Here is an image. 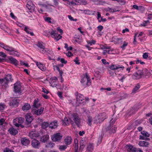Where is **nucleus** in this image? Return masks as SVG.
Segmentation results:
<instances>
[{"instance_id":"1","label":"nucleus","mask_w":152,"mask_h":152,"mask_svg":"<svg viewBox=\"0 0 152 152\" xmlns=\"http://www.w3.org/2000/svg\"><path fill=\"white\" fill-rule=\"evenodd\" d=\"M25 120L23 118L19 117L16 118L14 119L13 121V125L16 127H20L21 128H23L24 126L22 124Z\"/></svg>"},{"instance_id":"2","label":"nucleus","mask_w":152,"mask_h":152,"mask_svg":"<svg viewBox=\"0 0 152 152\" xmlns=\"http://www.w3.org/2000/svg\"><path fill=\"white\" fill-rule=\"evenodd\" d=\"M71 123L73 124L74 122L78 127H80V126L81 119L79 116L78 115L77 113H73L71 117Z\"/></svg>"},{"instance_id":"3","label":"nucleus","mask_w":152,"mask_h":152,"mask_svg":"<svg viewBox=\"0 0 152 152\" xmlns=\"http://www.w3.org/2000/svg\"><path fill=\"white\" fill-rule=\"evenodd\" d=\"M48 33L52 38H54L56 41L61 39L62 36L60 34H58L56 30H50L48 31Z\"/></svg>"},{"instance_id":"4","label":"nucleus","mask_w":152,"mask_h":152,"mask_svg":"<svg viewBox=\"0 0 152 152\" xmlns=\"http://www.w3.org/2000/svg\"><path fill=\"white\" fill-rule=\"evenodd\" d=\"M144 75L143 70H139L134 73L132 76V79L135 80H139Z\"/></svg>"},{"instance_id":"5","label":"nucleus","mask_w":152,"mask_h":152,"mask_svg":"<svg viewBox=\"0 0 152 152\" xmlns=\"http://www.w3.org/2000/svg\"><path fill=\"white\" fill-rule=\"evenodd\" d=\"M25 118L26 119V122L25 123V126L26 127H28L30 126L33 118L31 114L30 113L26 114L25 116Z\"/></svg>"},{"instance_id":"6","label":"nucleus","mask_w":152,"mask_h":152,"mask_svg":"<svg viewBox=\"0 0 152 152\" xmlns=\"http://www.w3.org/2000/svg\"><path fill=\"white\" fill-rule=\"evenodd\" d=\"M75 95L76 96V104L79 105V104L83 103L84 100L83 96L81 94H79L77 92L75 94Z\"/></svg>"},{"instance_id":"7","label":"nucleus","mask_w":152,"mask_h":152,"mask_svg":"<svg viewBox=\"0 0 152 152\" xmlns=\"http://www.w3.org/2000/svg\"><path fill=\"white\" fill-rule=\"evenodd\" d=\"M19 100L16 98H13L10 101L9 104L12 107H17L19 103Z\"/></svg>"},{"instance_id":"8","label":"nucleus","mask_w":152,"mask_h":152,"mask_svg":"<svg viewBox=\"0 0 152 152\" xmlns=\"http://www.w3.org/2000/svg\"><path fill=\"white\" fill-rule=\"evenodd\" d=\"M21 85L20 82H17L14 84V91L15 93L21 94L22 93Z\"/></svg>"},{"instance_id":"9","label":"nucleus","mask_w":152,"mask_h":152,"mask_svg":"<svg viewBox=\"0 0 152 152\" xmlns=\"http://www.w3.org/2000/svg\"><path fill=\"white\" fill-rule=\"evenodd\" d=\"M44 109V108L43 107H41L38 110H37L36 109H32V112L34 115H35L37 116H39L43 113Z\"/></svg>"},{"instance_id":"10","label":"nucleus","mask_w":152,"mask_h":152,"mask_svg":"<svg viewBox=\"0 0 152 152\" xmlns=\"http://www.w3.org/2000/svg\"><path fill=\"white\" fill-rule=\"evenodd\" d=\"M62 136L61 135L60 133L54 134L52 137V139L53 141L59 142L61 140Z\"/></svg>"},{"instance_id":"11","label":"nucleus","mask_w":152,"mask_h":152,"mask_svg":"<svg viewBox=\"0 0 152 152\" xmlns=\"http://www.w3.org/2000/svg\"><path fill=\"white\" fill-rule=\"evenodd\" d=\"M116 129L117 127L115 126H111L110 124L107 128L106 130L107 131H109V134H111L115 133Z\"/></svg>"},{"instance_id":"12","label":"nucleus","mask_w":152,"mask_h":152,"mask_svg":"<svg viewBox=\"0 0 152 152\" xmlns=\"http://www.w3.org/2000/svg\"><path fill=\"white\" fill-rule=\"evenodd\" d=\"M26 6L30 12L34 11L35 9V5L32 1H28Z\"/></svg>"},{"instance_id":"13","label":"nucleus","mask_w":152,"mask_h":152,"mask_svg":"<svg viewBox=\"0 0 152 152\" xmlns=\"http://www.w3.org/2000/svg\"><path fill=\"white\" fill-rule=\"evenodd\" d=\"M58 80V78L56 77H53L50 78V79L49 83L50 84V86L53 87H56L57 85L56 83V81Z\"/></svg>"},{"instance_id":"14","label":"nucleus","mask_w":152,"mask_h":152,"mask_svg":"<svg viewBox=\"0 0 152 152\" xmlns=\"http://www.w3.org/2000/svg\"><path fill=\"white\" fill-rule=\"evenodd\" d=\"M32 146L36 148H39L40 147V143L39 142L35 139H34L31 141Z\"/></svg>"},{"instance_id":"15","label":"nucleus","mask_w":152,"mask_h":152,"mask_svg":"<svg viewBox=\"0 0 152 152\" xmlns=\"http://www.w3.org/2000/svg\"><path fill=\"white\" fill-rule=\"evenodd\" d=\"M41 104L39 102V100L38 99H34L33 102V104L32 106V109H38L40 106Z\"/></svg>"},{"instance_id":"16","label":"nucleus","mask_w":152,"mask_h":152,"mask_svg":"<svg viewBox=\"0 0 152 152\" xmlns=\"http://www.w3.org/2000/svg\"><path fill=\"white\" fill-rule=\"evenodd\" d=\"M109 68L111 70H114L120 68L124 69V66L122 65H120L112 64L110 66Z\"/></svg>"},{"instance_id":"17","label":"nucleus","mask_w":152,"mask_h":152,"mask_svg":"<svg viewBox=\"0 0 152 152\" xmlns=\"http://www.w3.org/2000/svg\"><path fill=\"white\" fill-rule=\"evenodd\" d=\"M64 141L65 145H68L71 144L72 141V139L71 137L68 136L65 138Z\"/></svg>"},{"instance_id":"18","label":"nucleus","mask_w":152,"mask_h":152,"mask_svg":"<svg viewBox=\"0 0 152 152\" xmlns=\"http://www.w3.org/2000/svg\"><path fill=\"white\" fill-rule=\"evenodd\" d=\"M35 62L36 65L40 69L43 71H45L46 67L45 65L37 61H35Z\"/></svg>"},{"instance_id":"19","label":"nucleus","mask_w":152,"mask_h":152,"mask_svg":"<svg viewBox=\"0 0 152 152\" xmlns=\"http://www.w3.org/2000/svg\"><path fill=\"white\" fill-rule=\"evenodd\" d=\"M58 125L57 121H54L50 123L49 127L51 129H54L57 127Z\"/></svg>"},{"instance_id":"20","label":"nucleus","mask_w":152,"mask_h":152,"mask_svg":"<svg viewBox=\"0 0 152 152\" xmlns=\"http://www.w3.org/2000/svg\"><path fill=\"white\" fill-rule=\"evenodd\" d=\"M8 83H9L4 78H0V84L2 86L5 88H6L7 87Z\"/></svg>"},{"instance_id":"21","label":"nucleus","mask_w":152,"mask_h":152,"mask_svg":"<svg viewBox=\"0 0 152 152\" xmlns=\"http://www.w3.org/2000/svg\"><path fill=\"white\" fill-rule=\"evenodd\" d=\"M29 136L32 139H35V138L38 137L39 136V134L37 132H32L29 134Z\"/></svg>"},{"instance_id":"22","label":"nucleus","mask_w":152,"mask_h":152,"mask_svg":"<svg viewBox=\"0 0 152 152\" xmlns=\"http://www.w3.org/2000/svg\"><path fill=\"white\" fill-rule=\"evenodd\" d=\"M21 142L23 145L26 146L29 144L30 140L26 137L22 138L21 140Z\"/></svg>"},{"instance_id":"23","label":"nucleus","mask_w":152,"mask_h":152,"mask_svg":"<svg viewBox=\"0 0 152 152\" xmlns=\"http://www.w3.org/2000/svg\"><path fill=\"white\" fill-rule=\"evenodd\" d=\"M9 59L10 63L13 64L16 66H17L18 65V61L16 59L13 58V57L11 56L9 58Z\"/></svg>"},{"instance_id":"24","label":"nucleus","mask_w":152,"mask_h":152,"mask_svg":"<svg viewBox=\"0 0 152 152\" xmlns=\"http://www.w3.org/2000/svg\"><path fill=\"white\" fill-rule=\"evenodd\" d=\"M138 144L140 146L147 147L148 146L149 143L145 141H140L139 142Z\"/></svg>"},{"instance_id":"25","label":"nucleus","mask_w":152,"mask_h":152,"mask_svg":"<svg viewBox=\"0 0 152 152\" xmlns=\"http://www.w3.org/2000/svg\"><path fill=\"white\" fill-rule=\"evenodd\" d=\"M49 138L48 134L44 135L40 138V141L43 142H47Z\"/></svg>"},{"instance_id":"26","label":"nucleus","mask_w":152,"mask_h":152,"mask_svg":"<svg viewBox=\"0 0 152 152\" xmlns=\"http://www.w3.org/2000/svg\"><path fill=\"white\" fill-rule=\"evenodd\" d=\"M8 132L10 134L13 135H16L18 133V130L17 129L12 127L10 128L9 129Z\"/></svg>"},{"instance_id":"27","label":"nucleus","mask_w":152,"mask_h":152,"mask_svg":"<svg viewBox=\"0 0 152 152\" xmlns=\"http://www.w3.org/2000/svg\"><path fill=\"white\" fill-rule=\"evenodd\" d=\"M98 116L99 118L101 119V120L102 122L107 118L106 114L104 112L99 113Z\"/></svg>"},{"instance_id":"28","label":"nucleus","mask_w":152,"mask_h":152,"mask_svg":"<svg viewBox=\"0 0 152 152\" xmlns=\"http://www.w3.org/2000/svg\"><path fill=\"white\" fill-rule=\"evenodd\" d=\"M9 54L10 55L17 56H18L20 55V53L15 51V49L14 48H13V49H12V50L10 52Z\"/></svg>"},{"instance_id":"29","label":"nucleus","mask_w":152,"mask_h":152,"mask_svg":"<svg viewBox=\"0 0 152 152\" xmlns=\"http://www.w3.org/2000/svg\"><path fill=\"white\" fill-rule=\"evenodd\" d=\"M30 104L27 103H25L22 107V110H23L27 111L31 108Z\"/></svg>"},{"instance_id":"30","label":"nucleus","mask_w":152,"mask_h":152,"mask_svg":"<svg viewBox=\"0 0 152 152\" xmlns=\"http://www.w3.org/2000/svg\"><path fill=\"white\" fill-rule=\"evenodd\" d=\"M140 87V86L139 83H137L136 86H134V88L133 89L132 91V93H135L139 89Z\"/></svg>"},{"instance_id":"31","label":"nucleus","mask_w":152,"mask_h":152,"mask_svg":"<svg viewBox=\"0 0 152 152\" xmlns=\"http://www.w3.org/2000/svg\"><path fill=\"white\" fill-rule=\"evenodd\" d=\"M4 78L9 83L10 81H12L13 80L12 78V75L10 74L7 75Z\"/></svg>"},{"instance_id":"32","label":"nucleus","mask_w":152,"mask_h":152,"mask_svg":"<svg viewBox=\"0 0 152 152\" xmlns=\"http://www.w3.org/2000/svg\"><path fill=\"white\" fill-rule=\"evenodd\" d=\"M24 31L28 34H29L31 36L34 35V34L33 32L30 31V29L27 26H25L24 28Z\"/></svg>"},{"instance_id":"33","label":"nucleus","mask_w":152,"mask_h":152,"mask_svg":"<svg viewBox=\"0 0 152 152\" xmlns=\"http://www.w3.org/2000/svg\"><path fill=\"white\" fill-rule=\"evenodd\" d=\"M101 120V119L99 118L98 115L96 116L94 118V123L96 124H98V123H101L102 122Z\"/></svg>"},{"instance_id":"34","label":"nucleus","mask_w":152,"mask_h":152,"mask_svg":"<svg viewBox=\"0 0 152 152\" xmlns=\"http://www.w3.org/2000/svg\"><path fill=\"white\" fill-rule=\"evenodd\" d=\"M39 51L40 53L42 54H45L47 53L49 51V49L45 47V46L44 48H42L40 49H39Z\"/></svg>"},{"instance_id":"35","label":"nucleus","mask_w":152,"mask_h":152,"mask_svg":"<svg viewBox=\"0 0 152 152\" xmlns=\"http://www.w3.org/2000/svg\"><path fill=\"white\" fill-rule=\"evenodd\" d=\"M61 121L64 125H68L69 124V121L66 117L64 118V119H62Z\"/></svg>"},{"instance_id":"36","label":"nucleus","mask_w":152,"mask_h":152,"mask_svg":"<svg viewBox=\"0 0 152 152\" xmlns=\"http://www.w3.org/2000/svg\"><path fill=\"white\" fill-rule=\"evenodd\" d=\"M93 120L92 118L90 116H88V119L87 120V123L88 125L91 126L92 125V122Z\"/></svg>"},{"instance_id":"37","label":"nucleus","mask_w":152,"mask_h":152,"mask_svg":"<svg viewBox=\"0 0 152 152\" xmlns=\"http://www.w3.org/2000/svg\"><path fill=\"white\" fill-rule=\"evenodd\" d=\"M126 148H127V150L129 152L134 149H136V148L134 147L133 145H131L130 144H128L126 145Z\"/></svg>"},{"instance_id":"38","label":"nucleus","mask_w":152,"mask_h":152,"mask_svg":"<svg viewBox=\"0 0 152 152\" xmlns=\"http://www.w3.org/2000/svg\"><path fill=\"white\" fill-rule=\"evenodd\" d=\"M87 150L88 152H92L94 150V146L93 144L90 143L88 146Z\"/></svg>"},{"instance_id":"39","label":"nucleus","mask_w":152,"mask_h":152,"mask_svg":"<svg viewBox=\"0 0 152 152\" xmlns=\"http://www.w3.org/2000/svg\"><path fill=\"white\" fill-rule=\"evenodd\" d=\"M36 45L39 48V49L44 48L45 47L43 43L42 42L39 41L37 42Z\"/></svg>"},{"instance_id":"40","label":"nucleus","mask_w":152,"mask_h":152,"mask_svg":"<svg viewBox=\"0 0 152 152\" xmlns=\"http://www.w3.org/2000/svg\"><path fill=\"white\" fill-rule=\"evenodd\" d=\"M13 48L12 47L10 46L6 45L4 49L10 52L12 50V49H13Z\"/></svg>"},{"instance_id":"41","label":"nucleus","mask_w":152,"mask_h":152,"mask_svg":"<svg viewBox=\"0 0 152 152\" xmlns=\"http://www.w3.org/2000/svg\"><path fill=\"white\" fill-rule=\"evenodd\" d=\"M100 48L102 50H103L104 49H110L112 51L113 48H111L110 46H106L103 45H101L100 46Z\"/></svg>"},{"instance_id":"42","label":"nucleus","mask_w":152,"mask_h":152,"mask_svg":"<svg viewBox=\"0 0 152 152\" xmlns=\"http://www.w3.org/2000/svg\"><path fill=\"white\" fill-rule=\"evenodd\" d=\"M150 23L149 20H147L144 21L142 23L140 24V26H141L145 27L147 26Z\"/></svg>"},{"instance_id":"43","label":"nucleus","mask_w":152,"mask_h":152,"mask_svg":"<svg viewBox=\"0 0 152 152\" xmlns=\"http://www.w3.org/2000/svg\"><path fill=\"white\" fill-rule=\"evenodd\" d=\"M49 124L48 123L46 122H43L42 124V127L43 129H45L47 128L48 126H49Z\"/></svg>"},{"instance_id":"44","label":"nucleus","mask_w":152,"mask_h":152,"mask_svg":"<svg viewBox=\"0 0 152 152\" xmlns=\"http://www.w3.org/2000/svg\"><path fill=\"white\" fill-rule=\"evenodd\" d=\"M141 134L143 136L145 137H148L150 136V134L148 132L145 131H143L141 132Z\"/></svg>"},{"instance_id":"45","label":"nucleus","mask_w":152,"mask_h":152,"mask_svg":"<svg viewBox=\"0 0 152 152\" xmlns=\"http://www.w3.org/2000/svg\"><path fill=\"white\" fill-rule=\"evenodd\" d=\"M54 145L55 144L54 143L50 142H49L47 145H46V147L50 148H52Z\"/></svg>"},{"instance_id":"46","label":"nucleus","mask_w":152,"mask_h":152,"mask_svg":"<svg viewBox=\"0 0 152 152\" xmlns=\"http://www.w3.org/2000/svg\"><path fill=\"white\" fill-rule=\"evenodd\" d=\"M67 145H60L59 146V149L61 151H64L67 148Z\"/></svg>"},{"instance_id":"47","label":"nucleus","mask_w":152,"mask_h":152,"mask_svg":"<svg viewBox=\"0 0 152 152\" xmlns=\"http://www.w3.org/2000/svg\"><path fill=\"white\" fill-rule=\"evenodd\" d=\"M55 67L56 68L57 70L58 71L60 75V76H62L63 72L62 70H60L59 67L57 66H56Z\"/></svg>"},{"instance_id":"48","label":"nucleus","mask_w":152,"mask_h":152,"mask_svg":"<svg viewBox=\"0 0 152 152\" xmlns=\"http://www.w3.org/2000/svg\"><path fill=\"white\" fill-rule=\"evenodd\" d=\"M6 107V105L4 103H0V110H3Z\"/></svg>"},{"instance_id":"49","label":"nucleus","mask_w":152,"mask_h":152,"mask_svg":"<svg viewBox=\"0 0 152 152\" xmlns=\"http://www.w3.org/2000/svg\"><path fill=\"white\" fill-rule=\"evenodd\" d=\"M90 1L93 2L95 4L98 5L100 4L102 2L100 0H90Z\"/></svg>"},{"instance_id":"50","label":"nucleus","mask_w":152,"mask_h":152,"mask_svg":"<svg viewBox=\"0 0 152 152\" xmlns=\"http://www.w3.org/2000/svg\"><path fill=\"white\" fill-rule=\"evenodd\" d=\"M96 42V41L94 40H92L91 41H87V43L88 44H90L91 46L92 45H95Z\"/></svg>"},{"instance_id":"51","label":"nucleus","mask_w":152,"mask_h":152,"mask_svg":"<svg viewBox=\"0 0 152 152\" xmlns=\"http://www.w3.org/2000/svg\"><path fill=\"white\" fill-rule=\"evenodd\" d=\"M68 17L69 19L71 21L76 22L77 20V19H74L70 15H68Z\"/></svg>"},{"instance_id":"52","label":"nucleus","mask_w":152,"mask_h":152,"mask_svg":"<svg viewBox=\"0 0 152 152\" xmlns=\"http://www.w3.org/2000/svg\"><path fill=\"white\" fill-rule=\"evenodd\" d=\"M127 45L128 43L124 41L123 45L121 46V48L124 50L125 49V47Z\"/></svg>"},{"instance_id":"53","label":"nucleus","mask_w":152,"mask_h":152,"mask_svg":"<svg viewBox=\"0 0 152 152\" xmlns=\"http://www.w3.org/2000/svg\"><path fill=\"white\" fill-rule=\"evenodd\" d=\"M87 80L86 85L87 86H89L91 85V80L90 78V79H87Z\"/></svg>"},{"instance_id":"54","label":"nucleus","mask_w":152,"mask_h":152,"mask_svg":"<svg viewBox=\"0 0 152 152\" xmlns=\"http://www.w3.org/2000/svg\"><path fill=\"white\" fill-rule=\"evenodd\" d=\"M73 61L76 64L79 65L80 64V62H79V60L78 59L77 57H76L75 59Z\"/></svg>"},{"instance_id":"55","label":"nucleus","mask_w":152,"mask_h":152,"mask_svg":"<svg viewBox=\"0 0 152 152\" xmlns=\"http://www.w3.org/2000/svg\"><path fill=\"white\" fill-rule=\"evenodd\" d=\"M101 20L99 19L98 20L99 23H100L101 22H104L106 21L107 20L106 18H103L102 17H101Z\"/></svg>"},{"instance_id":"56","label":"nucleus","mask_w":152,"mask_h":152,"mask_svg":"<svg viewBox=\"0 0 152 152\" xmlns=\"http://www.w3.org/2000/svg\"><path fill=\"white\" fill-rule=\"evenodd\" d=\"M66 54L68 57H69L73 56V54L70 51H68L67 53H66Z\"/></svg>"},{"instance_id":"57","label":"nucleus","mask_w":152,"mask_h":152,"mask_svg":"<svg viewBox=\"0 0 152 152\" xmlns=\"http://www.w3.org/2000/svg\"><path fill=\"white\" fill-rule=\"evenodd\" d=\"M77 2H78L77 1V0H75V1H71V5H77V4H76Z\"/></svg>"},{"instance_id":"58","label":"nucleus","mask_w":152,"mask_h":152,"mask_svg":"<svg viewBox=\"0 0 152 152\" xmlns=\"http://www.w3.org/2000/svg\"><path fill=\"white\" fill-rule=\"evenodd\" d=\"M51 18L50 17H46L45 19V20L49 23H51Z\"/></svg>"},{"instance_id":"59","label":"nucleus","mask_w":152,"mask_h":152,"mask_svg":"<svg viewBox=\"0 0 152 152\" xmlns=\"http://www.w3.org/2000/svg\"><path fill=\"white\" fill-rule=\"evenodd\" d=\"M0 56L5 58L7 56L6 54L3 52H0Z\"/></svg>"},{"instance_id":"60","label":"nucleus","mask_w":152,"mask_h":152,"mask_svg":"<svg viewBox=\"0 0 152 152\" xmlns=\"http://www.w3.org/2000/svg\"><path fill=\"white\" fill-rule=\"evenodd\" d=\"M97 28L98 30L101 31L103 29V27L102 25H99L98 26Z\"/></svg>"},{"instance_id":"61","label":"nucleus","mask_w":152,"mask_h":152,"mask_svg":"<svg viewBox=\"0 0 152 152\" xmlns=\"http://www.w3.org/2000/svg\"><path fill=\"white\" fill-rule=\"evenodd\" d=\"M148 56V54L147 53H145L143 54L142 57L144 59H147Z\"/></svg>"},{"instance_id":"62","label":"nucleus","mask_w":152,"mask_h":152,"mask_svg":"<svg viewBox=\"0 0 152 152\" xmlns=\"http://www.w3.org/2000/svg\"><path fill=\"white\" fill-rule=\"evenodd\" d=\"M139 63H140V64H145V62L143 61H142L141 60H140L139 59H137L136 60V64H138Z\"/></svg>"},{"instance_id":"63","label":"nucleus","mask_w":152,"mask_h":152,"mask_svg":"<svg viewBox=\"0 0 152 152\" xmlns=\"http://www.w3.org/2000/svg\"><path fill=\"white\" fill-rule=\"evenodd\" d=\"M61 61L62 64H66L67 63V61H66L65 59L64 58H61Z\"/></svg>"},{"instance_id":"64","label":"nucleus","mask_w":152,"mask_h":152,"mask_svg":"<svg viewBox=\"0 0 152 152\" xmlns=\"http://www.w3.org/2000/svg\"><path fill=\"white\" fill-rule=\"evenodd\" d=\"M53 2L54 5L56 6L58 5L59 4L58 0H53Z\"/></svg>"}]
</instances>
